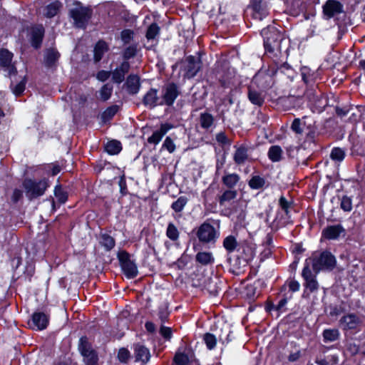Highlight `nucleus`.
Segmentation results:
<instances>
[{"label": "nucleus", "mask_w": 365, "mask_h": 365, "mask_svg": "<svg viewBox=\"0 0 365 365\" xmlns=\"http://www.w3.org/2000/svg\"><path fill=\"white\" fill-rule=\"evenodd\" d=\"M309 117L307 115L300 118H295L292 120L290 130L295 134L296 136H302L304 133V129L305 128V137L302 145H306L307 144L317 145V138L318 136V128L316 125V121L313 119L308 120Z\"/></svg>", "instance_id": "nucleus-1"}, {"label": "nucleus", "mask_w": 365, "mask_h": 365, "mask_svg": "<svg viewBox=\"0 0 365 365\" xmlns=\"http://www.w3.org/2000/svg\"><path fill=\"white\" fill-rule=\"evenodd\" d=\"M192 234L202 245H215L220 235V220L208 218L193 229Z\"/></svg>", "instance_id": "nucleus-2"}, {"label": "nucleus", "mask_w": 365, "mask_h": 365, "mask_svg": "<svg viewBox=\"0 0 365 365\" xmlns=\"http://www.w3.org/2000/svg\"><path fill=\"white\" fill-rule=\"evenodd\" d=\"M265 52L278 56L282 53L284 34L274 26L269 25L261 31Z\"/></svg>", "instance_id": "nucleus-3"}, {"label": "nucleus", "mask_w": 365, "mask_h": 365, "mask_svg": "<svg viewBox=\"0 0 365 365\" xmlns=\"http://www.w3.org/2000/svg\"><path fill=\"white\" fill-rule=\"evenodd\" d=\"M278 73L291 78L294 76V71L289 63L285 62L279 66H269L266 71H258L255 76V79L264 88H269L273 86V77Z\"/></svg>", "instance_id": "nucleus-4"}, {"label": "nucleus", "mask_w": 365, "mask_h": 365, "mask_svg": "<svg viewBox=\"0 0 365 365\" xmlns=\"http://www.w3.org/2000/svg\"><path fill=\"white\" fill-rule=\"evenodd\" d=\"M304 263L312 265L314 273L318 274L320 272H331L336 267V257L328 250L322 251L319 255L307 258Z\"/></svg>", "instance_id": "nucleus-5"}, {"label": "nucleus", "mask_w": 365, "mask_h": 365, "mask_svg": "<svg viewBox=\"0 0 365 365\" xmlns=\"http://www.w3.org/2000/svg\"><path fill=\"white\" fill-rule=\"evenodd\" d=\"M205 55L203 51L196 52V55L185 56L178 61L173 68L177 65H180V69L184 72V77L188 79L193 78L202 67V57Z\"/></svg>", "instance_id": "nucleus-6"}, {"label": "nucleus", "mask_w": 365, "mask_h": 365, "mask_svg": "<svg viewBox=\"0 0 365 365\" xmlns=\"http://www.w3.org/2000/svg\"><path fill=\"white\" fill-rule=\"evenodd\" d=\"M26 196L29 200L32 201L43 196L50 187V182L47 178L40 180L26 178L22 182Z\"/></svg>", "instance_id": "nucleus-7"}, {"label": "nucleus", "mask_w": 365, "mask_h": 365, "mask_svg": "<svg viewBox=\"0 0 365 365\" xmlns=\"http://www.w3.org/2000/svg\"><path fill=\"white\" fill-rule=\"evenodd\" d=\"M74 8L69 10V16L73 20L76 27L86 29L93 16V9L90 6H85L82 2L74 1Z\"/></svg>", "instance_id": "nucleus-8"}, {"label": "nucleus", "mask_w": 365, "mask_h": 365, "mask_svg": "<svg viewBox=\"0 0 365 365\" xmlns=\"http://www.w3.org/2000/svg\"><path fill=\"white\" fill-rule=\"evenodd\" d=\"M192 286L194 287H200L202 290H205L207 293L212 297H216L219 294L221 289L220 280L216 277L206 278L202 274H191Z\"/></svg>", "instance_id": "nucleus-9"}, {"label": "nucleus", "mask_w": 365, "mask_h": 365, "mask_svg": "<svg viewBox=\"0 0 365 365\" xmlns=\"http://www.w3.org/2000/svg\"><path fill=\"white\" fill-rule=\"evenodd\" d=\"M117 258L123 273L128 279H134L138 276L137 264L130 259L129 252L126 250H120L117 253Z\"/></svg>", "instance_id": "nucleus-10"}, {"label": "nucleus", "mask_w": 365, "mask_h": 365, "mask_svg": "<svg viewBox=\"0 0 365 365\" xmlns=\"http://www.w3.org/2000/svg\"><path fill=\"white\" fill-rule=\"evenodd\" d=\"M29 41L33 48H41L45 37L46 29L42 24H34L26 28Z\"/></svg>", "instance_id": "nucleus-11"}, {"label": "nucleus", "mask_w": 365, "mask_h": 365, "mask_svg": "<svg viewBox=\"0 0 365 365\" xmlns=\"http://www.w3.org/2000/svg\"><path fill=\"white\" fill-rule=\"evenodd\" d=\"M302 79L307 86V93L309 96H315V91L317 88V81L319 77L317 70H313L309 66H304L300 68Z\"/></svg>", "instance_id": "nucleus-12"}, {"label": "nucleus", "mask_w": 365, "mask_h": 365, "mask_svg": "<svg viewBox=\"0 0 365 365\" xmlns=\"http://www.w3.org/2000/svg\"><path fill=\"white\" fill-rule=\"evenodd\" d=\"M180 95V91L176 83L169 82L165 84L162 89V100L160 101V106H172Z\"/></svg>", "instance_id": "nucleus-13"}, {"label": "nucleus", "mask_w": 365, "mask_h": 365, "mask_svg": "<svg viewBox=\"0 0 365 365\" xmlns=\"http://www.w3.org/2000/svg\"><path fill=\"white\" fill-rule=\"evenodd\" d=\"M288 286L287 285V282H285L283 285H282L279 288V291L277 293V295L282 294V298L279 301L277 305H274L273 302L268 298L264 303V310L267 313L270 314L273 310L277 311L279 313L282 312L283 308L286 306L288 302V300L291 299L290 297H287V289ZM279 316V314H278Z\"/></svg>", "instance_id": "nucleus-14"}, {"label": "nucleus", "mask_w": 365, "mask_h": 365, "mask_svg": "<svg viewBox=\"0 0 365 365\" xmlns=\"http://www.w3.org/2000/svg\"><path fill=\"white\" fill-rule=\"evenodd\" d=\"M247 9L251 11L252 18L262 21L269 15L267 3L264 0H250Z\"/></svg>", "instance_id": "nucleus-15"}, {"label": "nucleus", "mask_w": 365, "mask_h": 365, "mask_svg": "<svg viewBox=\"0 0 365 365\" xmlns=\"http://www.w3.org/2000/svg\"><path fill=\"white\" fill-rule=\"evenodd\" d=\"M14 53L7 48H0V68L7 71L8 77L17 74V68L14 63H12Z\"/></svg>", "instance_id": "nucleus-16"}, {"label": "nucleus", "mask_w": 365, "mask_h": 365, "mask_svg": "<svg viewBox=\"0 0 365 365\" xmlns=\"http://www.w3.org/2000/svg\"><path fill=\"white\" fill-rule=\"evenodd\" d=\"M302 277L304 281L303 285L305 289L309 290L310 293L317 292L319 289L317 274L312 273L308 263L304 264V267L302 271Z\"/></svg>", "instance_id": "nucleus-17"}, {"label": "nucleus", "mask_w": 365, "mask_h": 365, "mask_svg": "<svg viewBox=\"0 0 365 365\" xmlns=\"http://www.w3.org/2000/svg\"><path fill=\"white\" fill-rule=\"evenodd\" d=\"M344 5L337 0H327L322 6V14L327 20L344 13Z\"/></svg>", "instance_id": "nucleus-18"}, {"label": "nucleus", "mask_w": 365, "mask_h": 365, "mask_svg": "<svg viewBox=\"0 0 365 365\" xmlns=\"http://www.w3.org/2000/svg\"><path fill=\"white\" fill-rule=\"evenodd\" d=\"M236 252L239 256L244 259V262L250 263L255 257L256 246L248 240H243L241 241Z\"/></svg>", "instance_id": "nucleus-19"}, {"label": "nucleus", "mask_w": 365, "mask_h": 365, "mask_svg": "<svg viewBox=\"0 0 365 365\" xmlns=\"http://www.w3.org/2000/svg\"><path fill=\"white\" fill-rule=\"evenodd\" d=\"M50 316L42 312H34L29 324L33 329L42 331L46 329L49 324Z\"/></svg>", "instance_id": "nucleus-20"}, {"label": "nucleus", "mask_w": 365, "mask_h": 365, "mask_svg": "<svg viewBox=\"0 0 365 365\" xmlns=\"http://www.w3.org/2000/svg\"><path fill=\"white\" fill-rule=\"evenodd\" d=\"M227 263L229 265V272L234 275H240L243 272V268L245 267L248 262H244L240 256L237 255L236 256H227Z\"/></svg>", "instance_id": "nucleus-21"}, {"label": "nucleus", "mask_w": 365, "mask_h": 365, "mask_svg": "<svg viewBox=\"0 0 365 365\" xmlns=\"http://www.w3.org/2000/svg\"><path fill=\"white\" fill-rule=\"evenodd\" d=\"M343 330H356L361 324L360 318L354 313L344 315L339 320Z\"/></svg>", "instance_id": "nucleus-22"}, {"label": "nucleus", "mask_w": 365, "mask_h": 365, "mask_svg": "<svg viewBox=\"0 0 365 365\" xmlns=\"http://www.w3.org/2000/svg\"><path fill=\"white\" fill-rule=\"evenodd\" d=\"M345 232L346 230L341 224L327 225L322 231V237L327 240H336Z\"/></svg>", "instance_id": "nucleus-23"}, {"label": "nucleus", "mask_w": 365, "mask_h": 365, "mask_svg": "<svg viewBox=\"0 0 365 365\" xmlns=\"http://www.w3.org/2000/svg\"><path fill=\"white\" fill-rule=\"evenodd\" d=\"M130 65L129 61H123L120 66L116 67L112 72L111 79L114 83L120 84L125 80V75L129 72Z\"/></svg>", "instance_id": "nucleus-24"}, {"label": "nucleus", "mask_w": 365, "mask_h": 365, "mask_svg": "<svg viewBox=\"0 0 365 365\" xmlns=\"http://www.w3.org/2000/svg\"><path fill=\"white\" fill-rule=\"evenodd\" d=\"M160 98L158 96V89L150 88L143 96L142 103L149 109H153L160 106Z\"/></svg>", "instance_id": "nucleus-25"}, {"label": "nucleus", "mask_w": 365, "mask_h": 365, "mask_svg": "<svg viewBox=\"0 0 365 365\" xmlns=\"http://www.w3.org/2000/svg\"><path fill=\"white\" fill-rule=\"evenodd\" d=\"M285 11L292 16H298L305 10L304 0H284Z\"/></svg>", "instance_id": "nucleus-26"}, {"label": "nucleus", "mask_w": 365, "mask_h": 365, "mask_svg": "<svg viewBox=\"0 0 365 365\" xmlns=\"http://www.w3.org/2000/svg\"><path fill=\"white\" fill-rule=\"evenodd\" d=\"M174 127V125L170 123H161L160 128L154 131L148 138V143L154 145H158L161 141L164 135Z\"/></svg>", "instance_id": "nucleus-27"}, {"label": "nucleus", "mask_w": 365, "mask_h": 365, "mask_svg": "<svg viewBox=\"0 0 365 365\" xmlns=\"http://www.w3.org/2000/svg\"><path fill=\"white\" fill-rule=\"evenodd\" d=\"M125 86L129 95L138 94L141 87L140 76L138 74H129L126 78Z\"/></svg>", "instance_id": "nucleus-28"}, {"label": "nucleus", "mask_w": 365, "mask_h": 365, "mask_svg": "<svg viewBox=\"0 0 365 365\" xmlns=\"http://www.w3.org/2000/svg\"><path fill=\"white\" fill-rule=\"evenodd\" d=\"M134 356L135 361H140L143 364H147L150 359V349L145 345L137 343L133 345Z\"/></svg>", "instance_id": "nucleus-29"}, {"label": "nucleus", "mask_w": 365, "mask_h": 365, "mask_svg": "<svg viewBox=\"0 0 365 365\" xmlns=\"http://www.w3.org/2000/svg\"><path fill=\"white\" fill-rule=\"evenodd\" d=\"M241 242H238L237 237L234 235L226 236L222 240V247L225 250L227 256L237 251Z\"/></svg>", "instance_id": "nucleus-30"}, {"label": "nucleus", "mask_w": 365, "mask_h": 365, "mask_svg": "<svg viewBox=\"0 0 365 365\" xmlns=\"http://www.w3.org/2000/svg\"><path fill=\"white\" fill-rule=\"evenodd\" d=\"M110 50L108 43L103 40H98L93 48V61L97 63L100 62L104 54Z\"/></svg>", "instance_id": "nucleus-31"}, {"label": "nucleus", "mask_w": 365, "mask_h": 365, "mask_svg": "<svg viewBox=\"0 0 365 365\" xmlns=\"http://www.w3.org/2000/svg\"><path fill=\"white\" fill-rule=\"evenodd\" d=\"M329 100L323 94L319 96H316L314 101L311 102L309 108L314 113L320 114L324 111L325 108L328 106Z\"/></svg>", "instance_id": "nucleus-32"}, {"label": "nucleus", "mask_w": 365, "mask_h": 365, "mask_svg": "<svg viewBox=\"0 0 365 365\" xmlns=\"http://www.w3.org/2000/svg\"><path fill=\"white\" fill-rule=\"evenodd\" d=\"M215 76L221 87L223 88L230 87L233 76L229 69H219L216 71Z\"/></svg>", "instance_id": "nucleus-33"}, {"label": "nucleus", "mask_w": 365, "mask_h": 365, "mask_svg": "<svg viewBox=\"0 0 365 365\" xmlns=\"http://www.w3.org/2000/svg\"><path fill=\"white\" fill-rule=\"evenodd\" d=\"M215 117L208 111L200 113L198 117L200 127L206 131L215 127Z\"/></svg>", "instance_id": "nucleus-34"}, {"label": "nucleus", "mask_w": 365, "mask_h": 365, "mask_svg": "<svg viewBox=\"0 0 365 365\" xmlns=\"http://www.w3.org/2000/svg\"><path fill=\"white\" fill-rule=\"evenodd\" d=\"M61 57L60 53L56 48H48L44 55V64L46 68H51L56 67V63Z\"/></svg>", "instance_id": "nucleus-35"}, {"label": "nucleus", "mask_w": 365, "mask_h": 365, "mask_svg": "<svg viewBox=\"0 0 365 365\" xmlns=\"http://www.w3.org/2000/svg\"><path fill=\"white\" fill-rule=\"evenodd\" d=\"M236 148L234 155L233 160L237 165H242L245 163L248 159V148L246 145L242 144L239 147L235 146Z\"/></svg>", "instance_id": "nucleus-36"}, {"label": "nucleus", "mask_w": 365, "mask_h": 365, "mask_svg": "<svg viewBox=\"0 0 365 365\" xmlns=\"http://www.w3.org/2000/svg\"><path fill=\"white\" fill-rule=\"evenodd\" d=\"M53 195L57 200L58 207L65 204L68 200V192L67 187H63L59 182L54 187Z\"/></svg>", "instance_id": "nucleus-37"}, {"label": "nucleus", "mask_w": 365, "mask_h": 365, "mask_svg": "<svg viewBox=\"0 0 365 365\" xmlns=\"http://www.w3.org/2000/svg\"><path fill=\"white\" fill-rule=\"evenodd\" d=\"M247 98L252 104L258 107H262L264 103V96L262 93L251 87L248 88Z\"/></svg>", "instance_id": "nucleus-38"}, {"label": "nucleus", "mask_w": 365, "mask_h": 365, "mask_svg": "<svg viewBox=\"0 0 365 365\" xmlns=\"http://www.w3.org/2000/svg\"><path fill=\"white\" fill-rule=\"evenodd\" d=\"M240 180V177L237 173H230L225 171V175L222 178V183L228 189L234 190Z\"/></svg>", "instance_id": "nucleus-39"}, {"label": "nucleus", "mask_w": 365, "mask_h": 365, "mask_svg": "<svg viewBox=\"0 0 365 365\" xmlns=\"http://www.w3.org/2000/svg\"><path fill=\"white\" fill-rule=\"evenodd\" d=\"M122 149V143L120 141L115 139L109 140L104 145V150L110 155H115L119 154Z\"/></svg>", "instance_id": "nucleus-40"}, {"label": "nucleus", "mask_w": 365, "mask_h": 365, "mask_svg": "<svg viewBox=\"0 0 365 365\" xmlns=\"http://www.w3.org/2000/svg\"><path fill=\"white\" fill-rule=\"evenodd\" d=\"M195 262L201 265H212L215 262V258L212 252H198L195 255Z\"/></svg>", "instance_id": "nucleus-41"}, {"label": "nucleus", "mask_w": 365, "mask_h": 365, "mask_svg": "<svg viewBox=\"0 0 365 365\" xmlns=\"http://www.w3.org/2000/svg\"><path fill=\"white\" fill-rule=\"evenodd\" d=\"M120 110V106L114 104L107 107L101 115V120L106 124L110 122Z\"/></svg>", "instance_id": "nucleus-42"}, {"label": "nucleus", "mask_w": 365, "mask_h": 365, "mask_svg": "<svg viewBox=\"0 0 365 365\" xmlns=\"http://www.w3.org/2000/svg\"><path fill=\"white\" fill-rule=\"evenodd\" d=\"M99 243L106 252H110L115 246V240L108 233L101 232Z\"/></svg>", "instance_id": "nucleus-43"}, {"label": "nucleus", "mask_w": 365, "mask_h": 365, "mask_svg": "<svg viewBox=\"0 0 365 365\" xmlns=\"http://www.w3.org/2000/svg\"><path fill=\"white\" fill-rule=\"evenodd\" d=\"M230 215L236 217L237 222L242 225L245 221L247 212L242 205L237 203L232 207L230 211Z\"/></svg>", "instance_id": "nucleus-44"}, {"label": "nucleus", "mask_w": 365, "mask_h": 365, "mask_svg": "<svg viewBox=\"0 0 365 365\" xmlns=\"http://www.w3.org/2000/svg\"><path fill=\"white\" fill-rule=\"evenodd\" d=\"M61 7L62 4L58 0L51 2L44 9L45 16L48 19L54 17L58 14Z\"/></svg>", "instance_id": "nucleus-45"}, {"label": "nucleus", "mask_w": 365, "mask_h": 365, "mask_svg": "<svg viewBox=\"0 0 365 365\" xmlns=\"http://www.w3.org/2000/svg\"><path fill=\"white\" fill-rule=\"evenodd\" d=\"M282 155L283 150L279 145H274L269 147L267 156L272 163L280 162L283 158Z\"/></svg>", "instance_id": "nucleus-46"}, {"label": "nucleus", "mask_w": 365, "mask_h": 365, "mask_svg": "<svg viewBox=\"0 0 365 365\" xmlns=\"http://www.w3.org/2000/svg\"><path fill=\"white\" fill-rule=\"evenodd\" d=\"M260 294V291L257 290L255 285L252 284H248L245 287L244 295L245 298L248 300L249 303L254 302L257 297Z\"/></svg>", "instance_id": "nucleus-47"}, {"label": "nucleus", "mask_w": 365, "mask_h": 365, "mask_svg": "<svg viewBox=\"0 0 365 365\" xmlns=\"http://www.w3.org/2000/svg\"><path fill=\"white\" fill-rule=\"evenodd\" d=\"M160 34V27L156 22H153L147 28L145 38L148 41H153L158 38Z\"/></svg>", "instance_id": "nucleus-48"}, {"label": "nucleus", "mask_w": 365, "mask_h": 365, "mask_svg": "<svg viewBox=\"0 0 365 365\" xmlns=\"http://www.w3.org/2000/svg\"><path fill=\"white\" fill-rule=\"evenodd\" d=\"M324 343L333 342L339 339L340 333L337 329H325L322 332Z\"/></svg>", "instance_id": "nucleus-49"}, {"label": "nucleus", "mask_w": 365, "mask_h": 365, "mask_svg": "<svg viewBox=\"0 0 365 365\" xmlns=\"http://www.w3.org/2000/svg\"><path fill=\"white\" fill-rule=\"evenodd\" d=\"M237 195V190L227 188L222 193V195L218 196L217 200L220 205L222 206L225 204V202H230L231 200L235 199Z\"/></svg>", "instance_id": "nucleus-50"}, {"label": "nucleus", "mask_w": 365, "mask_h": 365, "mask_svg": "<svg viewBox=\"0 0 365 365\" xmlns=\"http://www.w3.org/2000/svg\"><path fill=\"white\" fill-rule=\"evenodd\" d=\"M81 356L86 365H98L99 357L95 349L88 351L86 354H81Z\"/></svg>", "instance_id": "nucleus-51"}, {"label": "nucleus", "mask_w": 365, "mask_h": 365, "mask_svg": "<svg viewBox=\"0 0 365 365\" xmlns=\"http://www.w3.org/2000/svg\"><path fill=\"white\" fill-rule=\"evenodd\" d=\"M265 183V179L259 175H253L248 181V185L252 190L262 189L264 186Z\"/></svg>", "instance_id": "nucleus-52"}, {"label": "nucleus", "mask_w": 365, "mask_h": 365, "mask_svg": "<svg viewBox=\"0 0 365 365\" xmlns=\"http://www.w3.org/2000/svg\"><path fill=\"white\" fill-rule=\"evenodd\" d=\"M166 236L173 242H176L179 240L180 232L173 222H169L166 229Z\"/></svg>", "instance_id": "nucleus-53"}, {"label": "nucleus", "mask_w": 365, "mask_h": 365, "mask_svg": "<svg viewBox=\"0 0 365 365\" xmlns=\"http://www.w3.org/2000/svg\"><path fill=\"white\" fill-rule=\"evenodd\" d=\"M329 156L333 161L341 163L344 160L346 157V153L344 149L341 148L334 147L331 150Z\"/></svg>", "instance_id": "nucleus-54"}, {"label": "nucleus", "mask_w": 365, "mask_h": 365, "mask_svg": "<svg viewBox=\"0 0 365 365\" xmlns=\"http://www.w3.org/2000/svg\"><path fill=\"white\" fill-rule=\"evenodd\" d=\"M78 351L81 354H86L88 351L91 350H93L92 348V344L89 341L88 338L86 336H82L78 342Z\"/></svg>", "instance_id": "nucleus-55"}, {"label": "nucleus", "mask_w": 365, "mask_h": 365, "mask_svg": "<svg viewBox=\"0 0 365 365\" xmlns=\"http://www.w3.org/2000/svg\"><path fill=\"white\" fill-rule=\"evenodd\" d=\"M170 312L168 310V304L160 305L158 309V317L162 324L169 321Z\"/></svg>", "instance_id": "nucleus-56"}, {"label": "nucleus", "mask_w": 365, "mask_h": 365, "mask_svg": "<svg viewBox=\"0 0 365 365\" xmlns=\"http://www.w3.org/2000/svg\"><path fill=\"white\" fill-rule=\"evenodd\" d=\"M187 201H188V199L186 196H180L177 199V200L174 201L172 203L171 208L175 212H180L184 209Z\"/></svg>", "instance_id": "nucleus-57"}, {"label": "nucleus", "mask_w": 365, "mask_h": 365, "mask_svg": "<svg viewBox=\"0 0 365 365\" xmlns=\"http://www.w3.org/2000/svg\"><path fill=\"white\" fill-rule=\"evenodd\" d=\"M138 53V48L136 44H133L126 47L123 51V61H128L130 58H134Z\"/></svg>", "instance_id": "nucleus-58"}, {"label": "nucleus", "mask_w": 365, "mask_h": 365, "mask_svg": "<svg viewBox=\"0 0 365 365\" xmlns=\"http://www.w3.org/2000/svg\"><path fill=\"white\" fill-rule=\"evenodd\" d=\"M27 81V76L25 75L23 78L12 88V92L16 97H19L24 93L26 89Z\"/></svg>", "instance_id": "nucleus-59"}, {"label": "nucleus", "mask_w": 365, "mask_h": 365, "mask_svg": "<svg viewBox=\"0 0 365 365\" xmlns=\"http://www.w3.org/2000/svg\"><path fill=\"white\" fill-rule=\"evenodd\" d=\"M11 267L14 272V274L11 278V282L13 283L16 282L19 278L20 276L16 277V272L17 269L22 264V258L21 256H14L11 260Z\"/></svg>", "instance_id": "nucleus-60"}, {"label": "nucleus", "mask_w": 365, "mask_h": 365, "mask_svg": "<svg viewBox=\"0 0 365 365\" xmlns=\"http://www.w3.org/2000/svg\"><path fill=\"white\" fill-rule=\"evenodd\" d=\"M203 341L207 349L212 350L215 348L217 344V338L213 334L209 332L205 333L203 335Z\"/></svg>", "instance_id": "nucleus-61"}, {"label": "nucleus", "mask_w": 365, "mask_h": 365, "mask_svg": "<svg viewBox=\"0 0 365 365\" xmlns=\"http://www.w3.org/2000/svg\"><path fill=\"white\" fill-rule=\"evenodd\" d=\"M35 274V264L33 262H26L24 270V278L26 281L31 282L32 281V277Z\"/></svg>", "instance_id": "nucleus-62"}, {"label": "nucleus", "mask_w": 365, "mask_h": 365, "mask_svg": "<svg viewBox=\"0 0 365 365\" xmlns=\"http://www.w3.org/2000/svg\"><path fill=\"white\" fill-rule=\"evenodd\" d=\"M113 87L110 83L104 84L100 90V96L103 101H108L112 96Z\"/></svg>", "instance_id": "nucleus-63"}, {"label": "nucleus", "mask_w": 365, "mask_h": 365, "mask_svg": "<svg viewBox=\"0 0 365 365\" xmlns=\"http://www.w3.org/2000/svg\"><path fill=\"white\" fill-rule=\"evenodd\" d=\"M189 361L188 356L184 352H176L173 360L175 365H187Z\"/></svg>", "instance_id": "nucleus-64"}]
</instances>
